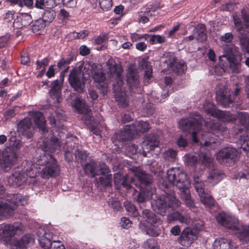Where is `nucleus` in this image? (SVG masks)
Listing matches in <instances>:
<instances>
[{
	"instance_id": "obj_54",
	"label": "nucleus",
	"mask_w": 249,
	"mask_h": 249,
	"mask_svg": "<svg viewBox=\"0 0 249 249\" xmlns=\"http://www.w3.org/2000/svg\"><path fill=\"white\" fill-rule=\"evenodd\" d=\"M238 118L241 124L245 127H249V115L245 112H241L239 114Z\"/></svg>"
},
{
	"instance_id": "obj_57",
	"label": "nucleus",
	"mask_w": 249,
	"mask_h": 249,
	"mask_svg": "<svg viewBox=\"0 0 249 249\" xmlns=\"http://www.w3.org/2000/svg\"><path fill=\"white\" fill-rule=\"evenodd\" d=\"M99 4L104 11L109 10L112 6V0H99Z\"/></svg>"
},
{
	"instance_id": "obj_6",
	"label": "nucleus",
	"mask_w": 249,
	"mask_h": 249,
	"mask_svg": "<svg viewBox=\"0 0 249 249\" xmlns=\"http://www.w3.org/2000/svg\"><path fill=\"white\" fill-rule=\"evenodd\" d=\"M142 215L146 219L148 224L145 228L146 233L152 236L159 235L160 232V226L161 224L160 218L148 209L142 211Z\"/></svg>"
},
{
	"instance_id": "obj_15",
	"label": "nucleus",
	"mask_w": 249,
	"mask_h": 249,
	"mask_svg": "<svg viewBox=\"0 0 249 249\" xmlns=\"http://www.w3.org/2000/svg\"><path fill=\"white\" fill-rule=\"evenodd\" d=\"M85 79L82 77L79 70H72L69 76V82L70 85L74 89L80 93L84 91L85 85Z\"/></svg>"
},
{
	"instance_id": "obj_2",
	"label": "nucleus",
	"mask_w": 249,
	"mask_h": 249,
	"mask_svg": "<svg viewBox=\"0 0 249 249\" xmlns=\"http://www.w3.org/2000/svg\"><path fill=\"white\" fill-rule=\"evenodd\" d=\"M155 193V189L151 188L150 197L153 199L151 205L153 210L160 215H165L170 208L175 209L180 206V202L173 195L157 196Z\"/></svg>"
},
{
	"instance_id": "obj_47",
	"label": "nucleus",
	"mask_w": 249,
	"mask_h": 249,
	"mask_svg": "<svg viewBox=\"0 0 249 249\" xmlns=\"http://www.w3.org/2000/svg\"><path fill=\"white\" fill-rule=\"evenodd\" d=\"M124 206L126 211L132 216L135 217L138 215V212L136 207L128 201L124 202Z\"/></svg>"
},
{
	"instance_id": "obj_10",
	"label": "nucleus",
	"mask_w": 249,
	"mask_h": 249,
	"mask_svg": "<svg viewBox=\"0 0 249 249\" xmlns=\"http://www.w3.org/2000/svg\"><path fill=\"white\" fill-rule=\"evenodd\" d=\"M161 61L162 63L167 64L168 69H171L178 74H182L186 70L184 64L178 61V59L172 53H165Z\"/></svg>"
},
{
	"instance_id": "obj_62",
	"label": "nucleus",
	"mask_w": 249,
	"mask_h": 249,
	"mask_svg": "<svg viewBox=\"0 0 249 249\" xmlns=\"http://www.w3.org/2000/svg\"><path fill=\"white\" fill-rule=\"evenodd\" d=\"M32 22V18L28 14H24L22 16L21 24L23 26H27Z\"/></svg>"
},
{
	"instance_id": "obj_16",
	"label": "nucleus",
	"mask_w": 249,
	"mask_h": 249,
	"mask_svg": "<svg viewBox=\"0 0 249 249\" xmlns=\"http://www.w3.org/2000/svg\"><path fill=\"white\" fill-rule=\"evenodd\" d=\"M197 238L196 231L188 228L181 232L180 236L178 238V241L182 246L188 247Z\"/></svg>"
},
{
	"instance_id": "obj_19",
	"label": "nucleus",
	"mask_w": 249,
	"mask_h": 249,
	"mask_svg": "<svg viewBox=\"0 0 249 249\" xmlns=\"http://www.w3.org/2000/svg\"><path fill=\"white\" fill-rule=\"evenodd\" d=\"M241 16L243 20V24L239 18L233 17L234 24L236 31L239 32H241L245 28L248 32H249V15L245 9H242Z\"/></svg>"
},
{
	"instance_id": "obj_44",
	"label": "nucleus",
	"mask_w": 249,
	"mask_h": 249,
	"mask_svg": "<svg viewBox=\"0 0 249 249\" xmlns=\"http://www.w3.org/2000/svg\"><path fill=\"white\" fill-rule=\"evenodd\" d=\"M72 58H62L58 62L57 66L60 69L65 68L66 67H67L66 69L61 72V73H60L61 77H63L64 73L67 72L68 69L69 68V67L68 66V65L70 64L71 62L72 61Z\"/></svg>"
},
{
	"instance_id": "obj_28",
	"label": "nucleus",
	"mask_w": 249,
	"mask_h": 249,
	"mask_svg": "<svg viewBox=\"0 0 249 249\" xmlns=\"http://www.w3.org/2000/svg\"><path fill=\"white\" fill-rule=\"evenodd\" d=\"M59 169L56 162L47 165L42 170V177L44 178H49L58 175Z\"/></svg>"
},
{
	"instance_id": "obj_61",
	"label": "nucleus",
	"mask_w": 249,
	"mask_h": 249,
	"mask_svg": "<svg viewBox=\"0 0 249 249\" xmlns=\"http://www.w3.org/2000/svg\"><path fill=\"white\" fill-rule=\"evenodd\" d=\"M233 35L231 33H227L221 36L220 40L225 43H230L233 39Z\"/></svg>"
},
{
	"instance_id": "obj_39",
	"label": "nucleus",
	"mask_w": 249,
	"mask_h": 249,
	"mask_svg": "<svg viewBox=\"0 0 249 249\" xmlns=\"http://www.w3.org/2000/svg\"><path fill=\"white\" fill-rule=\"evenodd\" d=\"M92 77L95 82L99 83H104L106 79L105 74L102 71L101 68L97 66L92 73Z\"/></svg>"
},
{
	"instance_id": "obj_63",
	"label": "nucleus",
	"mask_w": 249,
	"mask_h": 249,
	"mask_svg": "<svg viewBox=\"0 0 249 249\" xmlns=\"http://www.w3.org/2000/svg\"><path fill=\"white\" fill-rule=\"evenodd\" d=\"M58 17L60 20L64 21L68 19L70 17V14L65 9H61L59 11V14H58Z\"/></svg>"
},
{
	"instance_id": "obj_4",
	"label": "nucleus",
	"mask_w": 249,
	"mask_h": 249,
	"mask_svg": "<svg viewBox=\"0 0 249 249\" xmlns=\"http://www.w3.org/2000/svg\"><path fill=\"white\" fill-rule=\"evenodd\" d=\"M27 198L20 194H13L7 202L0 203V219L6 218L12 215L17 206L24 205L27 203Z\"/></svg>"
},
{
	"instance_id": "obj_12",
	"label": "nucleus",
	"mask_w": 249,
	"mask_h": 249,
	"mask_svg": "<svg viewBox=\"0 0 249 249\" xmlns=\"http://www.w3.org/2000/svg\"><path fill=\"white\" fill-rule=\"evenodd\" d=\"M238 158V153L233 148L227 147L223 149L217 154L216 159L221 164L229 166L233 164Z\"/></svg>"
},
{
	"instance_id": "obj_7",
	"label": "nucleus",
	"mask_w": 249,
	"mask_h": 249,
	"mask_svg": "<svg viewBox=\"0 0 249 249\" xmlns=\"http://www.w3.org/2000/svg\"><path fill=\"white\" fill-rule=\"evenodd\" d=\"M201 125V123L195 118L182 119L178 123L179 129L192 134L193 141L195 142H198L197 135L199 133Z\"/></svg>"
},
{
	"instance_id": "obj_60",
	"label": "nucleus",
	"mask_w": 249,
	"mask_h": 249,
	"mask_svg": "<svg viewBox=\"0 0 249 249\" xmlns=\"http://www.w3.org/2000/svg\"><path fill=\"white\" fill-rule=\"evenodd\" d=\"M155 111L154 108L153 107V105L150 103L146 104L143 107V112L145 113L144 115L146 116L152 115Z\"/></svg>"
},
{
	"instance_id": "obj_25",
	"label": "nucleus",
	"mask_w": 249,
	"mask_h": 249,
	"mask_svg": "<svg viewBox=\"0 0 249 249\" xmlns=\"http://www.w3.org/2000/svg\"><path fill=\"white\" fill-rule=\"evenodd\" d=\"M29 115L34 119L36 125L45 133L46 131V121L43 114L39 111H30Z\"/></svg>"
},
{
	"instance_id": "obj_36",
	"label": "nucleus",
	"mask_w": 249,
	"mask_h": 249,
	"mask_svg": "<svg viewBox=\"0 0 249 249\" xmlns=\"http://www.w3.org/2000/svg\"><path fill=\"white\" fill-rule=\"evenodd\" d=\"M197 34L196 39L200 42L204 41L207 39V35L205 33V27L202 24H198L193 31V34Z\"/></svg>"
},
{
	"instance_id": "obj_11",
	"label": "nucleus",
	"mask_w": 249,
	"mask_h": 249,
	"mask_svg": "<svg viewBox=\"0 0 249 249\" xmlns=\"http://www.w3.org/2000/svg\"><path fill=\"white\" fill-rule=\"evenodd\" d=\"M106 71L108 78L116 80L117 83L114 85H123V69L118 66L112 58H110L106 63Z\"/></svg>"
},
{
	"instance_id": "obj_17",
	"label": "nucleus",
	"mask_w": 249,
	"mask_h": 249,
	"mask_svg": "<svg viewBox=\"0 0 249 249\" xmlns=\"http://www.w3.org/2000/svg\"><path fill=\"white\" fill-rule=\"evenodd\" d=\"M17 131L19 135L30 139L33 136L32 122L29 118H25L18 124Z\"/></svg>"
},
{
	"instance_id": "obj_33",
	"label": "nucleus",
	"mask_w": 249,
	"mask_h": 249,
	"mask_svg": "<svg viewBox=\"0 0 249 249\" xmlns=\"http://www.w3.org/2000/svg\"><path fill=\"white\" fill-rule=\"evenodd\" d=\"M74 107L80 113L87 114L83 117V119L85 121H87L88 123V122L90 120L91 117H89L88 114H87L88 109L86 107L85 103L79 99L76 98L74 101Z\"/></svg>"
},
{
	"instance_id": "obj_24",
	"label": "nucleus",
	"mask_w": 249,
	"mask_h": 249,
	"mask_svg": "<svg viewBox=\"0 0 249 249\" xmlns=\"http://www.w3.org/2000/svg\"><path fill=\"white\" fill-rule=\"evenodd\" d=\"M26 179V176L25 174L19 171H17L9 177L8 182L11 186L18 187L24 183Z\"/></svg>"
},
{
	"instance_id": "obj_26",
	"label": "nucleus",
	"mask_w": 249,
	"mask_h": 249,
	"mask_svg": "<svg viewBox=\"0 0 249 249\" xmlns=\"http://www.w3.org/2000/svg\"><path fill=\"white\" fill-rule=\"evenodd\" d=\"M127 82L130 89H137L138 88L140 80L139 75L137 70L134 68L130 67L128 69L127 74Z\"/></svg>"
},
{
	"instance_id": "obj_58",
	"label": "nucleus",
	"mask_w": 249,
	"mask_h": 249,
	"mask_svg": "<svg viewBox=\"0 0 249 249\" xmlns=\"http://www.w3.org/2000/svg\"><path fill=\"white\" fill-rule=\"evenodd\" d=\"M165 41V39L164 36L160 35H154L151 36L150 39V42L152 44L162 43Z\"/></svg>"
},
{
	"instance_id": "obj_8",
	"label": "nucleus",
	"mask_w": 249,
	"mask_h": 249,
	"mask_svg": "<svg viewBox=\"0 0 249 249\" xmlns=\"http://www.w3.org/2000/svg\"><path fill=\"white\" fill-rule=\"evenodd\" d=\"M19 231L20 227L18 223L0 225V236L3 238L1 242H3L4 244L7 246L9 245L10 248H12L14 240H15L13 237Z\"/></svg>"
},
{
	"instance_id": "obj_27",
	"label": "nucleus",
	"mask_w": 249,
	"mask_h": 249,
	"mask_svg": "<svg viewBox=\"0 0 249 249\" xmlns=\"http://www.w3.org/2000/svg\"><path fill=\"white\" fill-rule=\"evenodd\" d=\"M223 50L225 54L221 56H219V60L221 61L222 57L231 58H241L240 53L238 51L237 47L233 44H228L223 46Z\"/></svg>"
},
{
	"instance_id": "obj_45",
	"label": "nucleus",
	"mask_w": 249,
	"mask_h": 249,
	"mask_svg": "<svg viewBox=\"0 0 249 249\" xmlns=\"http://www.w3.org/2000/svg\"><path fill=\"white\" fill-rule=\"evenodd\" d=\"M75 159L77 162H79L81 164L85 162L88 158V155L85 151H81L79 149H76L74 152Z\"/></svg>"
},
{
	"instance_id": "obj_37",
	"label": "nucleus",
	"mask_w": 249,
	"mask_h": 249,
	"mask_svg": "<svg viewBox=\"0 0 249 249\" xmlns=\"http://www.w3.org/2000/svg\"><path fill=\"white\" fill-rule=\"evenodd\" d=\"M56 5L55 0H36L35 7L40 9L53 8Z\"/></svg>"
},
{
	"instance_id": "obj_52",
	"label": "nucleus",
	"mask_w": 249,
	"mask_h": 249,
	"mask_svg": "<svg viewBox=\"0 0 249 249\" xmlns=\"http://www.w3.org/2000/svg\"><path fill=\"white\" fill-rule=\"evenodd\" d=\"M46 23L42 19L36 20L32 26V30L34 32H37L45 28Z\"/></svg>"
},
{
	"instance_id": "obj_34",
	"label": "nucleus",
	"mask_w": 249,
	"mask_h": 249,
	"mask_svg": "<svg viewBox=\"0 0 249 249\" xmlns=\"http://www.w3.org/2000/svg\"><path fill=\"white\" fill-rule=\"evenodd\" d=\"M206 124L208 127H210L209 131L213 134L223 132L226 129L224 123L219 120L210 124L206 123Z\"/></svg>"
},
{
	"instance_id": "obj_55",
	"label": "nucleus",
	"mask_w": 249,
	"mask_h": 249,
	"mask_svg": "<svg viewBox=\"0 0 249 249\" xmlns=\"http://www.w3.org/2000/svg\"><path fill=\"white\" fill-rule=\"evenodd\" d=\"M108 205L112 208L115 212L119 211L121 209L120 202L114 198H109L108 201Z\"/></svg>"
},
{
	"instance_id": "obj_29",
	"label": "nucleus",
	"mask_w": 249,
	"mask_h": 249,
	"mask_svg": "<svg viewBox=\"0 0 249 249\" xmlns=\"http://www.w3.org/2000/svg\"><path fill=\"white\" fill-rule=\"evenodd\" d=\"M51 85V89L49 91L50 96L52 99L55 100V102L60 103L61 101V84L57 80L52 82Z\"/></svg>"
},
{
	"instance_id": "obj_30",
	"label": "nucleus",
	"mask_w": 249,
	"mask_h": 249,
	"mask_svg": "<svg viewBox=\"0 0 249 249\" xmlns=\"http://www.w3.org/2000/svg\"><path fill=\"white\" fill-rule=\"evenodd\" d=\"M149 128V124L147 122L137 121L130 125L129 129L131 133L134 134H137L139 132H146Z\"/></svg>"
},
{
	"instance_id": "obj_13",
	"label": "nucleus",
	"mask_w": 249,
	"mask_h": 249,
	"mask_svg": "<svg viewBox=\"0 0 249 249\" xmlns=\"http://www.w3.org/2000/svg\"><path fill=\"white\" fill-rule=\"evenodd\" d=\"M83 169L87 174H90L92 177L99 175L100 174L107 173L109 169L104 163H100L90 160L89 162L82 164Z\"/></svg>"
},
{
	"instance_id": "obj_1",
	"label": "nucleus",
	"mask_w": 249,
	"mask_h": 249,
	"mask_svg": "<svg viewBox=\"0 0 249 249\" xmlns=\"http://www.w3.org/2000/svg\"><path fill=\"white\" fill-rule=\"evenodd\" d=\"M167 175L168 181L179 190V194L182 201L190 208H194L195 204L189 188L190 181L186 174L179 168H172L168 170Z\"/></svg>"
},
{
	"instance_id": "obj_31",
	"label": "nucleus",
	"mask_w": 249,
	"mask_h": 249,
	"mask_svg": "<svg viewBox=\"0 0 249 249\" xmlns=\"http://www.w3.org/2000/svg\"><path fill=\"white\" fill-rule=\"evenodd\" d=\"M96 68L95 64H90L89 63L85 64H81L78 68H75V70H79L80 71L81 73H82V77L86 80L88 79L90 75H92V72Z\"/></svg>"
},
{
	"instance_id": "obj_38",
	"label": "nucleus",
	"mask_w": 249,
	"mask_h": 249,
	"mask_svg": "<svg viewBox=\"0 0 249 249\" xmlns=\"http://www.w3.org/2000/svg\"><path fill=\"white\" fill-rule=\"evenodd\" d=\"M230 68L234 73H238L241 70V58H231L227 57Z\"/></svg>"
},
{
	"instance_id": "obj_41",
	"label": "nucleus",
	"mask_w": 249,
	"mask_h": 249,
	"mask_svg": "<svg viewBox=\"0 0 249 249\" xmlns=\"http://www.w3.org/2000/svg\"><path fill=\"white\" fill-rule=\"evenodd\" d=\"M222 179V175L217 169L210 171L208 177V181L212 184L217 183Z\"/></svg>"
},
{
	"instance_id": "obj_35",
	"label": "nucleus",
	"mask_w": 249,
	"mask_h": 249,
	"mask_svg": "<svg viewBox=\"0 0 249 249\" xmlns=\"http://www.w3.org/2000/svg\"><path fill=\"white\" fill-rule=\"evenodd\" d=\"M140 67L144 71V80L145 82H148L151 77L152 69L149 62L145 59H142L140 64Z\"/></svg>"
},
{
	"instance_id": "obj_43",
	"label": "nucleus",
	"mask_w": 249,
	"mask_h": 249,
	"mask_svg": "<svg viewBox=\"0 0 249 249\" xmlns=\"http://www.w3.org/2000/svg\"><path fill=\"white\" fill-rule=\"evenodd\" d=\"M37 171V167L31 162H29L27 163L26 167H25V169L22 171V172L25 174L26 177L29 176L32 178L36 176Z\"/></svg>"
},
{
	"instance_id": "obj_14",
	"label": "nucleus",
	"mask_w": 249,
	"mask_h": 249,
	"mask_svg": "<svg viewBox=\"0 0 249 249\" xmlns=\"http://www.w3.org/2000/svg\"><path fill=\"white\" fill-rule=\"evenodd\" d=\"M217 222L226 228L236 231V235L237 237L239 231L243 226H239L238 220L231 215L225 213H219L216 216Z\"/></svg>"
},
{
	"instance_id": "obj_51",
	"label": "nucleus",
	"mask_w": 249,
	"mask_h": 249,
	"mask_svg": "<svg viewBox=\"0 0 249 249\" xmlns=\"http://www.w3.org/2000/svg\"><path fill=\"white\" fill-rule=\"evenodd\" d=\"M102 174V176L100 177L99 181L102 185L105 186H110L112 181V176L110 174Z\"/></svg>"
},
{
	"instance_id": "obj_9",
	"label": "nucleus",
	"mask_w": 249,
	"mask_h": 249,
	"mask_svg": "<svg viewBox=\"0 0 249 249\" xmlns=\"http://www.w3.org/2000/svg\"><path fill=\"white\" fill-rule=\"evenodd\" d=\"M194 186L198 194L200 201L206 207L210 208L214 205V199L211 195L205 192L204 183L198 177H194Z\"/></svg>"
},
{
	"instance_id": "obj_5",
	"label": "nucleus",
	"mask_w": 249,
	"mask_h": 249,
	"mask_svg": "<svg viewBox=\"0 0 249 249\" xmlns=\"http://www.w3.org/2000/svg\"><path fill=\"white\" fill-rule=\"evenodd\" d=\"M131 173L125 175L123 177V180L122 185L126 189H130L131 188V184L134 183L135 179L133 176H135L141 182V183L148 185L152 182L151 176L141 170L140 168L133 167L131 168Z\"/></svg>"
},
{
	"instance_id": "obj_64",
	"label": "nucleus",
	"mask_w": 249,
	"mask_h": 249,
	"mask_svg": "<svg viewBox=\"0 0 249 249\" xmlns=\"http://www.w3.org/2000/svg\"><path fill=\"white\" fill-rule=\"evenodd\" d=\"M15 13L14 10L8 11L6 12L4 17V21L8 23L12 22L14 19Z\"/></svg>"
},
{
	"instance_id": "obj_32",
	"label": "nucleus",
	"mask_w": 249,
	"mask_h": 249,
	"mask_svg": "<svg viewBox=\"0 0 249 249\" xmlns=\"http://www.w3.org/2000/svg\"><path fill=\"white\" fill-rule=\"evenodd\" d=\"M213 247L214 249H232L235 247L231 240L225 238L216 239L213 244Z\"/></svg>"
},
{
	"instance_id": "obj_18",
	"label": "nucleus",
	"mask_w": 249,
	"mask_h": 249,
	"mask_svg": "<svg viewBox=\"0 0 249 249\" xmlns=\"http://www.w3.org/2000/svg\"><path fill=\"white\" fill-rule=\"evenodd\" d=\"M205 111L208 115H211L218 119L222 122H230L235 119L234 116L229 112H225L216 109L213 107L205 109Z\"/></svg>"
},
{
	"instance_id": "obj_53",
	"label": "nucleus",
	"mask_w": 249,
	"mask_h": 249,
	"mask_svg": "<svg viewBox=\"0 0 249 249\" xmlns=\"http://www.w3.org/2000/svg\"><path fill=\"white\" fill-rule=\"evenodd\" d=\"M151 194V190L149 192L148 190H147L146 194L145 192L140 193L137 196V202L140 205L144 206V203H145L146 199V196L149 197L150 196Z\"/></svg>"
},
{
	"instance_id": "obj_21",
	"label": "nucleus",
	"mask_w": 249,
	"mask_h": 249,
	"mask_svg": "<svg viewBox=\"0 0 249 249\" xmlns=\"http://www.w3.org/2000/svg\"><path fill=\"white\" fill-rule=\"evenodd\" d=\"M34 242V236L31 234H26L19 240H14L12 249H26Z\"/></svg>"
},
{
	"instance_id": "obj_46",
	"label": "nucleus",
	"mask_w": 249,
	"mask_h": 249,
	"mask_svg": "<svg viewBox=\"0 0 249 249\" xmlns=\"http://www.w3.org/2000/svg\"><path fill=\"white\" fill-rule=\"evenodd\" d=\"M177 156V151L171 148L168 149L163 153L164 159L169 161H175Z\"/></svg>"
},
{
	"instance_id": "obj_59",
	"label": "nucleus",
	"mask_w": 249,
	"mask_h": 249,
	"mask_svg": "<svg viewBox=\"0 0 249 249\" xmlns=\"http://www.w3.org/2000/svg\"><path fill=\"white\" fill-rule=\"evenodd\" d=\"M126 151L129 155H135L138 152V146L136 144L130 142L126 147Z\"/></svg>"
},
{
	"instance_id": "obj_20",
	"label": "nucleus",
	"mask_w": 249,
	"mask_h": 249,
	"mask_svg": "<svg viewBox=\"0 0 249 249\" xmlns=\"http://www.w3.org/2000/svg\"><path fill=\"white\" fill-rule=\"evenodd\" d=\"M230 94L228 89H226L224 87L220 88L216 91V101L223 107H227L232 103V100L230 99Z\"/></svg>"
},
{
	"instance_id": "obj_49",
	"label": "nucleus",
	"mask_w": 249,
	"mask_h": 249,
	"mask_svg": "<svg viewBox=\"0 0 249 249\" xmlns=\"http://www.w3.org/2000/svg\"><path fill=\"white\" fill-rule=\"evenodd\" d=\"M199 160L206 166H209L212 162V156L209 153H202L199 156Z\"/></svg>"
},
{
	"instance_id": "obj_48",
	"label": "nucleus",
	"mask_w": 249,
	"mask_h": 249,
	"mask_svg": "<svg viewBox=\"0 0 249 249\" xmlns=\"http://www.w3.org/2000/svg\"><path fill=\"white\" fill-rule=\"evenodd\" d=\"M239 39L242 51L249 53V38L245 36L242 35L239 37Z\"/></svg>"
},
{
	"instance_id": "obj_56",
	"label": "nucleus",
	"mask_w": 249,
	"mask_h": 249,
	"mask_svg": "<svg viewBox=\"0 0 249 249\" xmlns=\"http://www.w3.org/2000/svg\"><path fill=\"white\" fill-rule=\"evenodd\" d=\"M143 247L145 249H159L157 243L153 238L149 239L144 242Z\"/></svg>"
},
{
	"instance_id": "obj_50",
	"label": "nucleus",
	"mask_w": 249,
	"mask_h": 249,
	"mask_svg": "<svg viewBox=\"0 0 249 249\" xmlns=\"http://www.w3.org/2000/svg\"><path fill=\"white\" fill-rule=\"evenodd\" d=\"M38 242L40 246L44 249H50L53 244V242L52 243L47 236L39 238Z\"/></svg>"
},
{
	"instance_id": "obj_40",
	"label": "nucleus",
	"mask_w": 249,
	"mask_h": 249,
	"mask_svg": "<svg viewBox=\"0 0 249 249\" xmlns=\"http://www.w3.org/2000/svg\"><path fill=\"white\" fill-rule=\"evenodd\" d=\"M237 235V238L240 241L246 243L249 242V225L240 229Z\"/></svg>"
},
{
	"instance_id": "obj_3",
	"label": "nucleus",
	"mask_w": 249,
	"mask_h": 249,
	"mask_svg": "<svg viewBox=\"0 0 249 249\" xmlns=\"http://www.w3.org/2000/svg\"><path fill=\"white\" fill-rule=\"evenodd\" d=\"M60 147V142L58 139L52 137L49 141H45L42 142L41 145L42 150L43 151V154L37 158L36 164L43 165L49 164L52 162H56L53 156L50 154L55 152Z\"/></svg>"
},
{
	"instance_id": "obj_22",
	"label": "nucleus",
	"mask_w": 249,
	"mask_h": 249,
	"mask_svg": "<svg viewBox=\"0 0 249 249\" xmlns=\"http://www.w3.org/2000/svg\"><path fill=\"white\" fill-rule=\"evenodd\" d=\"M123 87V85H114V91L116 101L119 105L125 107L128 106V100Z\"/></svg>"
},
{
	"instance_id": "obj_23",
	"label": "nucleus",
	"mask_w": 249,
	"mask_h": 249,
	"mask_svg": "<svg viewBox=\"0 0 249 249\" xmlns=\"http://www.w3.org/2000/svg\"><path fill=\"white\" fill-rule=\"evenodd\" d=\"M159 144V141L154 136L147 137L142 143V154L144 157L147 156V152L154 150L158 147Z\"/></svg>"
},
{
	"instance_id": "obj_42",
	"label": "nucleus",
	"mask_w": 249,
	"mask_h": 249,
	"mask_svg": "<svg viewBox=\"0 0 249 249\" xmlns=\"http://www.w3.org/2000/svg\"><path fill=\"white\" fill-rule=\"evenodd\" d=\"M56 16V13L54 10L51 8L46 10L42 14V19L46 23L52 22Z\"/></svg>"
}]
</instances>
